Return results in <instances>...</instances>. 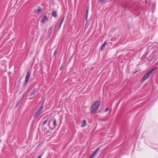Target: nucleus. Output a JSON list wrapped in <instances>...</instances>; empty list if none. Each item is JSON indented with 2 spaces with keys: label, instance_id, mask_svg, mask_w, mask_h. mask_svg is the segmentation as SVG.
Here are the masks:
<instances>
[{
  "label": "nucleus",
  "instance_id": "15",
  "mask_svg": "<svg viewBox=\"0 0 158 158\" xmlns=\"http://www.w3.org/2000/svg\"><path fill=\"white\" fill-rule=\"evenodd\" d=\"M64 18H65V17L64 16H63L62 17V19L61 20L60 22V24H62V23L64 20Z\"/></svg>",
  "mask_w": 158,
  "mask_h": 158
},
{
  "label": "nucleus",
  "instance_id": "8",
  "mask_svg": "<svg viewBox=\"0 0 158 158\" xmlns=\"http://www.w3.org/2000/svg\"><path fill=\"white\" fill-rule=\"evenodd\" d=\"M52 15L55 18H56L58 15L56 11H54L52 13Z\"/></svg>",
  "mask_w": 158,
  "mask_h": 158
},
{
  "label": "nucleus",
  "instance_id": "22",
  "mask_svg": "<svg viewBox=\"0 0 158 158\" xmlns=\"http://www.w3.org/2000/svg\"><path fill=\"white\" fill-rule=\"evenodd\" d=\"M108 110H109L108 108L107 107V108H106L105 110V112H106L107 111H108Z\"/></svg>",
  "mask_w": 158,
  "mask_h": 158
},
{
  "label": "nucleus",
  "instance_id": "20",
  "mask_svg": "<svg viewBox=\"0 0 158 158\" xmlns=\"http://www.w3.org/2000/svg\"><path fill=\"white\" fill-rule=\"evenodd\" d=\"M95 155H94V154L92 153V155H91L90 156V158H93V157Z\"/></svg>",
  "mask_w": 158,
  "mask_h": 158
},
{
  "label": "nucleus",
  "instance_id": "12",
  "mask_svg": "<svg viewBox=\"0 0 158 158\" xmlns=\"http://www.w3.org/2000/svg\"><path fill=\"white\" fill-rule=\"evenodd\" d=\"M126 6H127L128 7H129V6H130V7H132V6H131V2H127V3Z\"/></svg>",
  "mask_w": 158,
  "mask_h": 158
},
{
  "label": "nucleus",
  "instance_id": "21",
  "mask_svg": "<svg viewBox=\"0 0 158 158\" xmlns=\"http://www.w3.org/2000/svg\"><path fill=\"white\" fill-rule=\"evenodd\" d=\"M89 6H88L86 10V12H89Z\"/></svg>",
  "mask_w": 158,
  "mask_h": 158
},
{
  "label": "nucleus",
  "instance_id": "14",
  "mask_svg": "<svg viewBox=\"0 0 158 158\" xmlns=\"http://www.w3.org/2000/svg\"><path fill=\"white\" fill-rule=\"evenodd\" d=\"M35 93V90H34L32 91H31L30 93V95H32L34 94Z\"/></svg>",
  "mask_w": 158,
  "mask_h": 158
},
{
  "label": "nucleus",
  "instance_id": "6",
  "mask_svg": "<svg viewBox=\"0 0 158 158\" xmlns=\"http://www.w3.org/2000/svg\"><path fill=\"white\" fill-rule=\"evenodd\" d=\"M48 17L45 15H43L42 17V19L41 21V22L43 23H45L46 21H48Z\"/></svg>",
  "mask_w": 158,
  "mask_h": 158
},
{
  "label": "nucleus",
  "instance_id": "13",
  "mask_svg": "<svg viewBox=\"0 0 158 158\" xmlns=\"http://www.w3.org/2000/svg\"><path fill=\"white\" fill-rule=\"evenodd\" d=\"M106 2V0H99V2L102 4L105 3Z\"/></svg>",
  "mask_w": 158,
  "mask_h": 158
},
{
  "label": "nucleus",
  "instance_id": "18",
  "mask_svg": "<svg viewBox=\"0 0 158 158\" xmlns=\"http://www.w3.org/2000/svg\"><path fill=\"white\" fill-rule=\"evenodd\" d=\"M88 15V12H86V15H85V18H86V20H87V19Z\"/></svg>",
  "mask_w": 158,
  "mask_h": 158
},
{
  "label": "nucleus",
  "instance_id": "3",
  "mask_svg": "<svg viewBox=\"0 0 158 158\" xmlns=\"http://www.w3.org/2000/svg\"><path fill=\"white\" fill-rule=\"evenodd\" d=\"M43 105L44 103H43L40 107L39 108L38 110L35 113L33 116L34 118H37L41 114L43 110Z\"/></svg>",
  "mask_w": 158,
  "mask_h": 158
},
{
  "label": "nucleus",
  "instance_id": "2",
  "mask_svg": "<svg viewBox=\"0 0 158 158\" xmlns=\"http://www.w3.org/2000/svg\"><path fill=\"white\" fill-rule=\"evenodd\" d=\"M157 67H155L153 69L150 70L149 72L146 73L143 76V81H144L147 79L150 76L151 74L156 69Z\"/></svg>",
  "mask_w": 158,
  "mask_h": 158
},
{
  "label": "nucleus",
  "instance_id": "11",
  "mask_svg": "<svg viewBox=\"0 0 158 158\" xmlns=\"http://www.w3.org/2000/svg\"><path fill=\"white\" fill-rule=\"evenodd\" d=\"M100 149V148H98L93 152V153L94 154V155H95L97 152L99 151Z\"/></svg>",
  "mask_w": 158,
  "mask_h": 158
},
{
  "label": "nucleus",
  "instance_id": "1",
  "mask_svg": "<svg viewBox=\"0 0 158 158\" xmlns=\"http://www.w3.org/2000/svg\"><path fill=\"white\" fill-rule=\"evenodd\" d=\"M101 101L100 100L95 101L94 103L93 104L90 108L91 113H96V111L98 109L100 105Z\"/></svg>",
  "mask_w": 158,
  "mask_h": 158
},
{
  "label": "nucleus",
  "instance_id": "4",
  "mask_svg": "<svg viewBox=\"0 0 158 158\" xmlns=\"http://www.w3.org/2000/svg\"><path fill=\"white\" fill-rule=\"evenodd\" d=\"M53 121V124L52 125L53 126L52 127H50V128L52 129H54V128H55L57 125L56 124V120L55 118H54L53 119H51L49 122V123H48V126L50 127V122L51 121Z\"/></svg>",
  "mask_w": 158,
  "mask_h": 158
},
{
  "label": "nucleus",
  "instance_id": "24",
  "mask_svg": "<svg viewBox=\"0 0 158 158\" xmlns=\"http://www.w3.org/2000/svg\"><path fill=\"white\" fill-rule=\"evenodd\" d=\"M52 27H51V28H50L49 29V31H48L49 32V31H50V30H51V31H50V34H51V30H52Z\"/></svg>",
  "mask_w": 158,
  "mask_h": 158
},
{
  "label": "nucleus",
  "instance_id": "7",
  "mask_svg": "<svg viewBox=\"0 0 158 158\" xmlns=\"http://www.w3.org/2000/svg\"><path fill=\"white\" fill-rule=\"evenodd\" d=\"M38 9L36 10H35V12L37 13H39L41 12H42V10L41 7L40 6H39L38 7Z\"/></svg>",
  "mask_w": 158,
  "mask_h": 158
},
{
  "label": "nucleus",
  "instance_id": "25",
  "mask_svg": "<svg viewBox=\"0 0 158 158\" xmlns=\"http://www.w3.org/2000/svg\"><path fill=\"white\" fill-rule=\"evenodd\" d=\"M42 155L39 156L38 158H41V157H42Z\"/></svg>",
  "mask_w": 158,
  "mask_h": 158
},
{
  "label": "nucleus",
  "instance_id": "19",
  "mask_svg": "<svg viewBox=\"0 0 158 158\" xmlns=\"http://www.w3.org/2000/svg\"><path fill=\"white\" fill-rule=\"evenodd\" d=\"M47 121H48V119H47L44 121V122L43 123V124L44 125L47 122Z\"/></svg>",
  "mask_w": 158,
  "mask_h": 158
},
{
  "label": "nucleus",
  "instance_id": "23",
  "mask_svg": "<svg viewBox=\"0 0 158 158\" xmlns=\"http://www.w3.org/2000/svg\"><path fill=\"white\" fill-rule=\"evenodd\" d=\"M62 25V24H60V23L59 24V28H58V30H59L60 28L61 27V26Z\"/></svg>",
  "mask_w": 158,
  "mask_h": 158
},
{
  "label": "nucleus",
  "instance_id": "5",
  "mask_svg": "<svg viewBox=\"0 0 158 158\" xmlns=\"http://www.w3.org/2000/svg\"><path fill=\"white\" fill-rule=\"evenodd\" d=\"M31 75V72L28 71L27 72V75L26 76L24 86L27 83Z\"/></svg>",
  "mask_w": 158,
  "mask_h": 158
},
{
  "label": "nucleus",
  "instance_id": "16",
  "mask_svg": "<svg viewBox=\"0 0 158 158\" xmlns=\"http://www.w3.org/2000/svg\"><path fill=\"white\" fill-rule=\"evenodd\" d=\"M64 64H63L62 65H61V67H60V70H61L62 69L64 68Z\"/></svg>",
  "mask_w": 158,
  "mask_h": 158
},
{
  "label": "nucleus",
  "instance_id": "10",
  "mask_svg": "<svg viewBox=\"0 0 158 158\" xmlns=\"http://www.w3.org/2000/svg\"><path fill=\"white\" fill-rule=\"evenodd\" d=\"M86 124V121L85 119H84L83 120L82 123L81 125V126L82 127H84L85 126Z\"/></svg>",
  "mask_w": 158,
  "mask_h": 158
},
{
  "label": "nucleus",
  "instance_id": "17",
  "mask_svg": "<svg viewBox=\"0 0 158 158\" xmlns=\"http://www.w3.org/2000/svg\"><path fill=\"white\" fill-rule=\"evenodd\" d=\"M58 51V50L57 49H56L55 50V51L54 54H53V56H56V54L57 53Z\"/></svg>",
  "mask_w": 158,
  "mask_h": 158
},
{
  "label": "nucleus",
  "instance_id": "9",
  "mask_svg": "<svg viewBox=\"0 0 158 158\" xmlns=\"http://www.w3.org/2000/svg\"><path fill=\"white\" fill-rule=\"evenodd\" d=\"M107 44V42L105 41L104 43L102 45L101 47V50L102 51L103 50V49H104V48L105 47L106 45Z\"/></svg>",
  "mask_w": 158,
  "mask_h": 158
}]
</instances>
